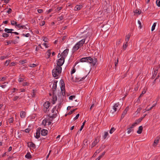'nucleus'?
Returning <instances> with one entry per match:
<instances>
[{
  "mask_svg": "<svg viewBox=\"0 0 160 160\" xmlns=\"http://www.w3.org/2000/svg\"><path fill=\"white\" fill-rule=\"evenodd\" d=\"M62 71V68L58 66H56V68L52 71V75L56 78H58V76L61 73Z\"/></svg>",
  "mask_w": 160,
  "mask_h": 160,
  "instance_id": "nucleus-1",
  "label": "nucleus"
},
{
  "mask_svg": "<svg viewBox=\"0 0 160 160\" xmlns=\"http://www.w3.org/2000/svg\"><path fill=\"white\" fill-rule=\"evenodd\" d=\"M121 107V105L118 102L114 104L112 109L110 111V113L112 114H114L117 111L119 110Z\"/></svg>",
  "mask_w": 160,
  "mask_h": 160,
  "instance_id": "nucleus-2",
  "label": "nucleus"
},
{
  "mask_svg": "<svg viewBox=\"0 0 160 160\" xmlns=\"http://www.w3.org/2000/svg\"><path fill=\"white\" fill-rule=\"evenodd\" d=\"M89 35V34L86 32H83L82 33V37L84 38V39H82L81 41L78 42L77 43H78L79 46L80 47L82 46L83 44L85 42V38H87Z\"/></svg>",
  "mask_w": 160,
  "mask_h": 160,
  "instance_id": "nucleus-3",
  "label": "nucleus"
},
{
  "mask_svg": "<svg viewBox=\"0 0 160 160\" xmlns=\"http://www.w3.org/2000/svg\"><path fill=\"white\" fill-rule=\"evenodd\" d=\"M89 35V34L86 32H83L82 33V37L84 38V39H82L81 41L78 42L77 43H78L79 46L80 47L82 46L83 44L85 42V38H87Z\"/></svg>",
  "mask_w": 160,
  "mask_h": 160,
  "instance_id": "nucleus-4",
  "label": "nucleus"
},
{
  "mask_svg": "<svg viewBox=\"0 0 160 160\" xmlns=\"http://www.w3.org/2000/svg\"><path fill=\"white\" fill-rule=\"evenodd\" d=\"M50 103L48 102H45L43 105V110L45 112L47 113L48 112V109L50 106Z\"/></svg>",
  "mask_w": 160,
  "mask_h": 160,
  "instance_id": "nucleus-5",
  "label": "nucleus"
},
{
  "mask_svg": "<svg viewBox=\"0 0 160 160\" xmlns=\"http://www.w3.org/2000/svg\"><path fill=\"white\" fill-rule=\"evenodd\" d=\"M64 58L63 57H62L59 59L57 62V66H60L61 67L63 64L64 63Z\"/></svg>",
  "mask_w": 160,
  "mask_h": 160,
  "instance_id": "nucleus-6",
  "label": "nucleus"
},
{
  "mask_svg": "<svg viewBox=\"0 0 160 160\" xmlns=\"http://www.w3.org/2000/svg\"><path fill=\"white\" fill-rule=\"evenodd\" d=\"M99 140L97 138H96L94 141L91 144L90 147L92 148L93 147H94L96 144L99 142Z\"/></svg>",
  "mask_w": 160,
  "mask_h": 160,
  "instance_id": "nucleus-7",
  "label": "nucleus"
},
{
  "mask_svg": "<svg viewBox=\"0 0 160 160\" xmlns=\"http://www.w3.org/2000/svg\"><path fill=\"white\" fill-rule=\"evenodd\" d=\"M68 51L69 50L68 49L65 50L62 54V57H63L64 58L68 55Z\"/></svg>",
  "mask_w": 160,
  "mask_h": 160,
  "instance_id": "nucleus-8",
  "label": "nucleus"
},
{
  "mask_svg": "<svg viewBox=\"0 0 160 160\" xmlns=\"http://www.w3.org/2000/svg\"><path fill=\"white\" fill-rule=\"evenodd\" d=\"M160 140V138L158 137H157L156 139L155 140L154 143L152 144V146L155 147H156L159 142V141Z\"/></svg>",
  "mask_w": 160,
  "mask_h": 160,
  "instance_id": "nucleus-9",
  "label": "nucleus"
},
{
  "mask_svg": "<svg viewBox=\"0 0 160 160\" xmlns=\"http://www.w3.org/2000/svg\"><path fill=\"white\" fill-rule=\"evenodd\" d=\"M41 128H38L37 132H36V135L35 136V137L37 138H38L40 137V131Z\"/></svg>",
  "mask_w": 160,
  "mask_h": 160,
  "instance_id": "nucleus-10",
  "label": "nucleus"
},
{
  "mask_svg": "<svg viewBox=\"0 0 160 160\" xmlns=\"http://www.w3.org/2000/svg\"><path fill=\"white\" fill-rule=\"evenodd\" d=\"M48 133V131L45 129H43L41 131V134L42 136H46Z\"/></svg>",
  "mask_w": 160,
  "mask_h": 160,
  "instance_id": "nucleus-11",
  "label": "nucleus"
},
{
  "mask_svg": "<svg viewBox=\"0 0 160 160\" xmlns=\"http://www.w3.org/2000/svg\"><path fill=\"white\" fill-rule=\"evenodd\" d=\"M128 109H129V107H127L126 108H125V109L124 110V112H123L122 113V116H121V118H123V117H124V116L127 113V112L128 111Z\"/></svg>",
  "mask_w": 160,
  "mask_h": 160,
  "instance_id": "nucleus-12",
  "label": "nucleus"
},
{
  "mask_svg": "<svg viewBox=\"0 0 160 160\" xmlns=\"http://www.w3.org/2000/svg\"><path fill=\"white\" fill-rule=\"evenodd\" d=\"M135 15H140L141 12V11L139 9H136L133 11Z\"/></svg>",
  "mask_w": 160,
  "mask_h": 160,
  "instance_id": "nucleus-13",
  "label": "nucleus"
},
{
  "mask_svg": "<svg viewBox=\"0 0 160 160\" xmlns=\"http://www.w3.org/2000/svg\"><path fill=\"white\" fill-rule=\"evenodd\" d=\"M28 146L29 147H32L34 148L35 147V144L32 142H30L28 143Z\"/></svg>",
  "mask_w": 160,
  "mask_h": 160,
  "instance_id": "nucleus-14",
  "label": "nucleus"
},
{
  "mask_svg": "<svg viewBox=\"0 0 160 160\" xmlns=\"http://www.w3.org/2000/svg\"><path fill=\"white\" fill-rule=\"evenodd\" d=\"M80 47V46H79V45L77 43L73 47V50L74 51H76L78 50Z\"/></svg>",
  "mask_w": 160,
  "mask_h": 160,
  "instance_id": "nucleus-15",
  "label": "nucleus"
},
{
  "mask_svg": "<svg viewBox=\"0 0 160 160\" xmlns=\"http://www.w3.org/2000/svg\"><path fill=\"white\" fill-rule=\"evenodd\" d=\"M80 47V46H79V45L77 43L73 47V50L74 51H76L78 50Z\"/></svg>",
  "mask_w": 160,
  "mask_h": 160,
  "instance_id": "nucleus-16",
  "label": "nucleus"
},
{
  "mask_svg": "<svg viewBox=\"0 0 160 160\" xmlns=\"http://www.w3.org/2000/svg\"><path fill=\"white\" fill-rule=\"evenodd\" d=\"M82 6L81 5H77L74 8V10L77 11L81 9Z\"/></svg>",
  "mask_w": 160,
  "mask_h": 160,
  "instance_id": "nucleus-17",
  "label": "nucleus"
},
{
  "mask_svg": "<svg viewBox=\"0 0 160 160\" xmlns=\"http://www.w3.org/2000/svg\"><path fill=\"white\" fill-rule=\"evenodd\" d=\"M143 128L142 126H140L139 127L138 130L137 131V133L138 134L142 133V131Z\"/></svg>",
  "mask_w": 160,
  "mask_h": 160,
  "instance_id": "nucleus-18",
  "label": "nucleus"
},
{
  "mask_svg": "<svg viewBox=\"0 0 160 160\" xmlns=\"http://www.w3.org/2000/svg\"><path fill=\"white\" fill-rule=\"evenodd\" d=\"M130 36L131 34L129 33L126 35L125 39V41H126V43H128V41H129Z\"/></svg>",
  "mask_w": 160,
  "mask_h": 160,
  "instance_id": "nucleus-19",
  "label": "nucleus"
},
{
  "mask_svg": "<svg viewBox=\"0 0 160 160\" xmlns=\"http://www.w3.org/2000/svg\"><path fill=\"white\" fill-rule=\"evenodd\" d=\"M20 117L22 118H24L26 116V113L23 111H21L20 113Z\"/></svg>",
  "mask_w": 160,
  "mask_h": 160,
  "instance_id": "nucleus-20",
  "label": "nucleus"
},
{
  "mask_svg": "<svg viewBox=\"0 0 160 160\" xmlns=\"http://www.w3.org/2000/svg\"><path fill=\"white\" fill-rule=\"evenodd\" d=\"M57 82H54L53 83V86H52V89L53 91H54L56 90L57 88Z\"/></svg>",
  "mask_w": 160,
  "mask_h": 160,
  "instance_id": "nucleus-21",
  "label": "nucleus"
},
{
  "mask_svg": "<svg viewBox=\"0 0 160 160\" xmlns=\"http://www.w3.org/2000/svg\"><path fill=\"white\" fill-rule=\"evenodd\" d=\"M16 26H17V28H22L23 29H25L26 28L25 26H22L20 24L16 25Z\"/></svg>",
  "mask_w": 160,
  "mask_h": 160,
  "instance_id": "nucleus-22",
  "label": "nucleus"
},
{
  "mask_svg": "<svg viewBox=\"0 0 160 160\" xmlns=\"http://www.w3.org/2000/svg\"><path fill=\"white\" fill-rule=\"evenodd\" d=\"M80 61L81 62H88V57L82 58Z\"/></svg>",
  "mask_w": 160,
  "mask_h": 160,
  "instance_id": "nucleus-23",
  "label": "nucleus"
},
{
  "mask_svg": "<svg viewBox=\"0 0 160 160\" xmlns=\"http://www.w3.org/2000/svg\"><path fill=\"white\" fill-rule=\"evenodd\" d=\"M93 62V59L90 57H88V62L92 64V62Z\"/></svg>",
  "mask_w": 160,
  "mask_h": 160,
  "instance_id": "nucleus-24",
  "label": "nucleus"
},
{
  "mask_svg": "<svg viewBox=\"0 0 160 160\" xmlns=\"http://www.w3.org/2000/svg\"><path fill=\"white\" fill-rule=\"evenodd\" d=\"M158 68H156V69H155V70L154 71V72L153 73V75L152 76V78H154L156 75L157 73V71H158Z\"/></svg>",
  "mask_w": 160,
  "mask_h": 160,
  "instance_id": "nucleus-25",
  "label": "nucleus"
},
{
  "mask_svg": "<svg viewBox=\"0 0 160 160\" xmlns=\"http://www.w3.org/2000/svg\"><path fill=\"white\" fill-rule=\"evenodd\" d=\"M51 50H48L47 52L46 53L47 58H48L51 55Z\"/></svg>",
  "mask_w": 160,
  "mask_h": 160,
  "instance_id": "nucleus-26",
  "label": "nucleus"
},
{
  "mask_svg": "<svg viewBox=\"0 0 160 160\" xmlns=\"http://www.w3.org/2000/svg\"><path fill=\"white\" fill-rule=\"evenodd\" d=\"M57 100V97L56 95H54L53 94V98H52V101L53 102V103L54 104L55 103V102Z\"/></svg>",
  "mask_w": 160,
  "mask_h": 160,
  "instance_id": "nucleus-27",
  "label": "nucleus"
},
{
  "mask_svg": "<svg viewBox=\"0 0 160 160\" xmlns=\"http://www.w3.org/2000/svg\"><path fill=\"white\" fill-rule=\"evenodd\" d=\"M48 121V120L47 119H44L42 122V124L44 126H46Z\"/></svg>",
  "mask_w": 160,
  "mask_h": 160,
  "instance_id": "nucleus-28",
  "label": "nucleus"
},
{
  "mask_svg": "<svg viewBox=\"0 0 160 160\" xmlns=\"http://www.w3.org/2000/svg\"><path fill=\"white\" fill-rule=\"evenodd\" d=\"M25 157L26 158L28 159L31 158V156L29 152H28L27 153L26 155L25 156Z\"/></svg>",
  "mask_w": 160,
  "mask_h": 160,
  "instance_id": "nucleus-29",
  "label": "nucleus"
},
{
  "mask_svg": "<svg viewBox=\"0 0 160 160\" xmlns=\"http://www.w3.org/2000/svg\"><path fill=\"white\" fill-rule=\"evenodd\" d=\"M146 89L145 88H144L143 90L142 91V93H141V94H140L139 97V98L141 97H142V95L146 93Z\"/></svg>",
  "mask_w": 160,
  "mask_h": 160,
  "instance_id": "nucleus-30",
  "label": "nucleus"
},
{
  "mask_svg": "<svg viewBox=\"0 0 160 160\" xmlns=\"http://www.w3.org/2000/svg\"><path fill=\"white\" fill-rule=\"evenodd\" d=\"M64 82L62 81H61V83L62 84V86L61 87V91L63 90H65L64 89V84L63 83Z\"/></svg>",
  "mask_w": 160,
  "mask_h": 160,
  "instance_id": "nucleus-31",
  "label": "nucleus"
},
{
  "mask_svg": "<svg viewBox=\"0 0 160 160\" xmlns=\"http://www.w3.org/2000/svg\"><path fill=\"white\" fill-rule=\"evenodd\" d=\"M98 62V59L95 58H94V59H93V62H92V64L93 65H94L96 63Z\"/></svg>",
  "mask_w": 160,
  "mask_h": 160,
  "instance_id": "nucleus-32",
  "label": "nucleus"
},
{
  "mask_svg": "<svg viewBox=\"0 0 160 160\" xmlns=\"http://www.w3.org/2000/svg\"><path fill=\"white\" fill-rule=\"evenodd\" d=\"M157 23L156 22H154L151 28V31H153L155 29V27L156 26Z\"/></svg>",
  "mask_w": 160,
  "mask_h": 160,
  "instance_id": "nucleus-33",
  "label": "nucleus"
},
{
  "mask_svg": "<svg viewBox=\"0 0 160 160\" xmlns=\"http://www.w3.org/2000/svg\"><path fill=\"white\" fill-rule=\"evenodd\" d=\"M108 135V132H105L104 133V135L103 136V138L104 139H105L107 137V136Z\"/></svg>",
  "mask_w": 160,
  "mask_h": 160,
  "instance_id": "nucleus-34",
  "label": "nucleus"
},
{
  "mask_svg": "<svg viewBox=\"0 0 160 160\" xmlns=\"http://www.w3.org/2000/svg\"><path fill=\"white\" fill-rule=\"evenodd\" d=\"M142 118H140L138 119L137 120L136 122L135 123H136L137 124V125L142 120Z\"/></svg>",
  "mask_w": 160,
  "mask_h": 160,
  "instance_id": "nucleus-35",
  "label": "nucleus"
},
{
  "mask_svg": "<svg viewBox=\"0 0 160 160\" xmlns=\"http://www.w3.org/2000/svg\"><path fill=\"white\" fill-rule=\"evenodd\" d=\"M86 122V120H85L84 121V122H83V123H82V126H81L80 129V131H81L82 130L83 128V127L85 125V124Z\"/></svg>",
  "mask_w": 160,
  "mask_h": 160,
  "instance_id": "nucleus-36",
  "label": "nucleus"
},
{
  "mask_svg": "<svg viewBox=\"0 0 160 160\" xmlns=\"http://www.w3.org/2000/svg\"><path fill=\"white\" fill-rule=\"evenodd\" d=\"M115 129L114 128H112L110 130V134H112L115 130Z\"/></svg>",
  "mask_w": 160,
  "mask_h": 160,
  "instance_id": "nucleus-37",
  "label": "nucleus"
},
{
  "mask_svg": "<svg viewBox=\"0 0 160 160\" xmlns=\"http://www.w3.org/2000/svg\"><path fill=\"white\" fill-rule=\"evenodd\" d=\"M128 43H126L125 44H124L123 46V48L124 50H125L128 46Z\"/></svg>",
  "mask_w": 160,
  "mask_h": 160,
  "instance_id": "nucleus-38",
  "label": "nucleus"
},
{
  "mask_svg": "<svg viewBox=\"0 0 160 160\" xmlns=\"http://www.w3.org/2000/svg\"><path fill=\"white\" fill-rule=\"evenodd\" d=\"M4 31H5V32H7V33H12V32H10V31L9 29H8V28H5L4 29Z\"/></svg>",
  "mask_w": 160,
  "mask_h": 160,
  "instance_id": "nucleus-39",
  "label": "nucleus"
},
{
  "mask_svg": "<svg viewBox=\"0 0 160 160\" xmlns=\"http://www.w3.org/2000/svg\"><path fill=\"white\" fill-rule=\"evenodd\" d=\"M105 153V152H103L101 155H100L98 157L101 159L104 156Z\"/></svg>",
  "mask_w": 160,
  "mask_h": 160,
  "instance_id": "nucleus-40",
  "label": "nucleus"
},
{
  "mask_svg": "<svg viewBox=\"0 0 160 160\" xmlns=\"http://www.w3.org/2000/svg\"><path fill=\"white\" fill-rule=\"evenodd\" d=\"M156 3L158 7H160V0H157Z\"/></svg>",
  "mask_w": 160,
  "mask_h": 160,
  "instance_id": "nucleus-41",
  "label": "nucleus"
},
{
  "mask_svg": "<svg viewBox=\"0 0 160 160\" xmlns=\"http://www.w3.org/2000/svg\"><path fill=\"white\" fill-rule=\"evenodd\" d=\"M132 128H129L127 129V132L128 134L130 133L132 131Z\"/></svg>",
  "mask_w": 160,
  "mask_h": 160,
  "instance_id": "nucleus-42",
  "label": "nucleus"
},
{
  "mask_svg": "<svg viewBox=\"0 0 160 160\" xmlns=\"http://www.w3.org/2000/svg\"><path fill=\"white\" fill-rule=\"evenodd\" d=\"M37 65L33 63V64H30L29 65V66L30 67H32V68H34Z\"/></svg>",
  "mask_w": 160,
  "mask_h": 160,
  "instance_id": "nucleus-43",
  "label": "nucleus"
},
{
  "mask_svg": "<svg viewBox=\"0 0 160 160\" xmlns=\"http://www.w3.org/2000/svg\"><path fill=\"white\" fill-rule=\"evenodd\" d=\"M11 24L12 25H16L17 24V22L16 21H11Z\"/></svg>",
  "mask_w": 160,
  "mask_h": 160,
  "instance_id": "nucleus-44",
  "label": "nucleus"
},
{
  "mask_svg": "<svg viewBox=\"0 0 160 160\" xmlns=\"http://www.w3.org/2000/svg\"><path fill=\"white\" fill-rule=\"evenodd\" d=\"M10 61V60H7L5 63V65L7 66L9 63Z\"/></svg>",
  "mask_w": 160,
  "mask_h": 160,
  "instance_id": "nucleus-45",
  "label": "nucleus"
},
{
  "mask_svg": "<svg viewBox=\"0 0 160 160\" xmlns=\"http://www.w3.org/2000/svg\"><path fill=\"white\" fill-rule=\"evenodd\" d=\"M75 98V96H73V95L71 96H70L69 97V99L70 100H72L73 98Z\"/></svg>",
  "mask_w": 160,
  "mask_h": 160,
  "instance_id": "nucleus-46",
  "label": "nucleus"
},
{
  "mask_svg": "<svg viewBox=\"0 0 160 160\" xmlns=\"http://www.w3.org/2000/svg\"><path fill=\"white\" fill-rule=\"evenodd\" d=\"M138 24L139 25V28H140V29H141L142 27V26H141V22L140 21L138 20Z\"/></svg>",
  "mask_w": 160,
  "mask_h": 160,
  "instance_id": "nucleus-47",
  "label": "nucleus"
},
{
  "mask_svg": "<svg viewBox=\"0 0 160 160\" xmlns=\"http://www.w3.org/2000/svg\"><path fill=\"white\" fill-rule=\"evenodd\" d=\"M137 125V124H136V123H135V122L134 123H133L132 125L130 127V128H132L135 126Z\"/></svg>",
  "mask_w": 160,
  "mask_h": 160,
  "instance_id": "nucleus-48",
  "label": "nucleus"
},
{
  "mask_svg": "<svg viewBox=\"0 0 160 160\" xmlns=\"http://www.w3.org/2000/svg\"><path fill=\"white\" fill-rule=\"evenodd\" d=\"M12 41H6L7 44H6V45H8L9 44H11L12 43Z\"/></svg>",
  "mask_w": 160,
  "mask_h": 160,
  "instance_id": "nucleus-49",
  "label": "nucleus"
},
{
  "mask_svg": "<svg viewBox=\"0 0 160 160\" xmlns=\"http://www.w3.org/2000/svg\"><path fill=\"white\" fill-rule=\"evenodd\" d=\"M8 122L9 123H12L13 121V119L12 118H10L8 120Z\"/></svg>",
  "mask_w": 160,
  "mask_h": 160,
  "instance_id": "nucleus-50",
  "label": "nucleus"
},
{
  "mask_svg": "<svg viewBox=\"0 0 160 160\" xmlns=\"http://www.w3.org/2000/svg\"><path fill=\"white\" fill-rule=\"evenodd\" d=\"M2 36L4 37H7L8 36V34L6 33H4L2 34Z\"/></svg>",
  "mask_w": 160,
  "mask_h": 160,
  "instance_id": "nucleus-51",
  "label": "nucleus"
},
{
  "mask_svg": "<svg viewBox=\"0 0 160 160\" xmlns=\"http://www.w3.org/2000/svg\"><path fill=\"white\" fill-rule=\"evenodd\" d=\"M79 116V114H77V115L76 116L73 118L74 120H75L77 119L78 118Z\"/></svg>",
  "mask_w": 160,
  "mask_h": 160,
  "instance_id": "nucleus-52",
  "label": "nucleus"
},
{
  "mask_svg": "<svg viewBox=\"0 0 160 160\" xmlns=\"http://www.w3.org/2000/svg\"><path fill=\"white\" fill-rule=\"evenodd\" d=\"M43 41L45 42H47L48 41V39L47 38H44Z\"/></svg>",
  "mask_w": 160,
  "mask_h": 160,
  "instance_id": "nucleus-53",
  "label": "nucleus"
},
{
  "mask_svg": "<svg viewBox=\"0 0 160 160\" xmlns=\"http://www.w3.org/2000/svg\"><path fill=\"white\" fill-rule=\"evenodd\" d=\"M43 45L45 47V48H47L48 47V45L46 42L44 43Z\"/></svg>",
  "mask_w": 160,
  "mask_h": 160,
  "instance_id": "nucleus-54",
  "label": "nucleus"
},
{
  "mask_svg": "<svg viewBox=\"0 0 160 160\" xmlns=\"http://www.w3.org/2000/svg\"><path fill=\"white\" fill-rule=\"evenodd\" d=\"M148 106L146 107V110H147V111H148L150 110H151V109H152V107H151L150 108H148Z\"/></svg>",
  "mask_w": 160,
  "mask_h": 160,
  "instance_id": "nucleus-55",
  "label": "nucleus"
},
{
  "mask_svg": "<svg viewBox=\"0 0 160 160\" xmlns=\"http://www.w3.org/2000/svg\"><path fill=\"white\" fill-rule=\"evenodd\" d=\"M26 60H22V61H20V62L21 64H23L24 63H25L26 62Z\"/></svg>",
  "mask_w": 160,
  "mask_h": 160,
  "instance_id": "nucleus-56",
  "label": "nucleus"
},
{
  "mask_svg": "<svg viewBox=\"0 0 160 160\" xmlns=\"http://www.w3.org/2000/svg\"><path fill=\"white\" fill-rule=\"evenodd\" d=\"M24 79L22 78H19L18 79V81L19 82H21L23 81Z\"/></svg>",
  "mask_w": 160,
  "mask_h": 160,
  "instance_id": "nucleus-57",
  "label": "nucleus"
},
{
  "mask_svg": "<svg viewBox=\"0 0 160 160\" xmlns=\"http://www.w3.org/2000/svg\"><path fill=\"white\" fill-rule=\"evenodd\" d=\"M102 150L100 148L99 149L97 150L96 152H95L97 154H98Z\"/></svg>",
  "mask_w": 160,
  "mask_h": 160,
  "instance_id": "nucleus-58",
  "label": "nucleus"
},
{
  "mask_svg": "<svg viewBox=\"0 0 160 160\" xmlns=\"http://www.w3.org/2000/svg\"><path fill=\"white\" fill-rule=\"evenodd\" d=\"M22 35L23 36H25L26 37H29L30 36V34L29 33H28L26 34H22Z\"/></svg>",
  "mask_w": 160,
  "mask_h": 160,
  "instance_id": "nucleus-59",
  "label": "nucleus"
},
{
  "mask_svg": "<svg viewBox=\"0 0 160 160\" xmlns=\"http://www.w3.org/2000/svg\"><path fill=\"white\" fill-rule=\"evenodd\" d=\"M63 19V17L62 16H61L58 18V21H61V20H62Z\"/></svg>",
  "mask_w": 160,
  "mask_h": 160,
  "instance_id": "nucleus-60",
  "label": "nucleus"
},
{
  "mask_svg": "<svg viewBox=\"0 0 160 160\" xmlns=\"http://www.w3.org/2000/svg\"><path fill=\"white\" fill-rule=\"evenodd\" d=\"M75 71H76L75 69L74 68L71 71V74H72L74 73H75Z\"/></svg>",
  "mask_w": 160,
  "mask_h": 160,
  "instance_id": "nucleus-61",
  "label": "nucleus"
},
{
  "mask_svg": "<svg viewBox=\"0 0 160 160\" xmlns=\"http://www.w3.org/2000/svg\"><path fill=\"white\" fill-rule=\"evenodd\" d=\"M22 85H23V86H26L28 85L29 84L27 82H23Z\"/></svg>",
  "mask_w": 160,
  "mask_h": 160,
  "instance_id": "nucleus-62",
  "label": "nucleus"
},
{
  "mask_svg": "<svg viewBox=\"0 0 160 160\" xmlns=\"http://www.w3.org/2000/svg\"><path fill=\"white\" fill-rule=\"evenodd\" d=\"M141 109L142 108H139L137 109L136 112H137V113H139L141 110Z\"/></svg>",
  "mask_w": 160,
  "mask_h": 160,
  "instance_id": "nucleus-63",
  "label": "nucleus"
},
{
  "mask_svg": "<svg viewBox=\"0 0 160 160\" xmlns=\"http://www.w3.org/2000/svg\"><path fill=\"white\" fill-rule=\"evenodd\" d=\"M15 65H16V64H15V62H11V63H10V66H14Z\"/></svg>",
  "mask_w": 160,
  "mask_h": 160,
  "instance_id": "nucleus-64",
  "label": "nucleus"
}]
</instances>
